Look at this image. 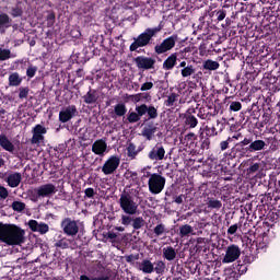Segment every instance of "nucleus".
<instances>
[{
    "label": "nucleus",
    "mask_w": 280,
    "mask_h": 280,
    "mask_svg": "<svg viewBox=\"0 0 280 280\" xmlns=\"http://www.w3.org/2000/svg\"><path fill=\"white\" fill-rule=\"evenodd\" d=\"M0 242L7 246H23L25 230L16 224L0 221Z\"/></svg>",
    "instance_id": "nucleus-1"
},
{
    "label": "nucleus",
    "mask_w": 280,
    "mask_h": 280,
    "mask_svg": "<svg viewBox=\"0 0 280 280\" xmlns=\"http://www.w3.org/2000/svg\"><path fill=\"white\" fill-rule=\"evenodd\" d=\"M261 150H266V141H253V136L245 137L241 142L236 143V152H238L240 156L246 159L250 158L254 152H261Z\"/></svg>",
    "instance_id": "nucleus-2"
},
{
    "label": "nucleus",
    "mask_w": 280,
    "mask_h": 280,
    "mask_svg": "<svg viewBox=\"0 0 280 280\" xmlns=\"http://www.w3.org/2000/svg\"><path fill=\"white\" fill-rule=\"evenodd\" d=\"M163 27H165V24L161 21L158 26L145 28L137 38H133V43L129 46V51H137L140 47H148L152 39L160 32H163Z\"/></svg>",
    "instance_id": "nucleus-3"
},
{
    "label": "nucleus",
    "mask_w": 280,
    "mask_h": 280,
    "mask_svg": "<svg viewBox=\"0 0 280 280\" xmlns=\"http://www.w3.org/2000/svg\"><path fill=\"white\" fill-rule=\"evenodd\" d=\"M118 205L126 215H137L139 203L136 202L135 197L130 194L122 192L118 200Z\"/></svg>",
    "instance_id": "nucleus-4"
},
{
    "label": "nucleus",
    "mask_w": 280,
    "mask_h": 280,
    "mask_svg": "<svg viewBox=\"0 0 280 280\" xmlns=\"http://www.w3.org/2000/svg\"><path fill=\"white\" fill-rule=\"evenodd\" d=\"M165 183H167V180L164 176L159 173H153L148 180L150 194H152L153 196H158V194H161V191L165 189Z\"/></svg>",
    "instance_id": "nucleus-5"
},
{
    "label": "nucleus",
    "mask_w": 280,
    "mask_h": 280,
    "mask_svg": "<svg viewBox=\"0 0 280 280\" xmlns=\"http://www.w3.org/2000/svg\"><path fill=\"white\" fill-rule=\"evenodd\" d=\"M60 228L63 231V235H67L68 237H75V235L80 233V221L67 217L62 219Z\"/></svg>",
    "instance_id": "nucleus-6"
},
{
    "label": "nucleus",
    "mask_w": 280,
    "mask_h": 280,
    "mask_svg": "<svg viewBox=\"0 0 280 280\" xmlns=\"http://www.w3.org/2000/svg\"><path fill=\"white\" fill-rule=\"evenodd\" d=\"M178 42V35L173 34L170 37H166L161 44L154 46V51L158 56L163 54H167V51H172L176 47V43Z\"/></svg>",
    "instance_id": "nucleus-7"
},
{
    "label": "nucleus",
    "mask_w": 280,
    "mask_h": 280,
    "mask_svg": "<svg viewBox=\"0 0 280 280\" xmlns=\"http://www.w3.org/2000/svg\"><path fill=\"white\" fill-rule=\"evenodd\" d=\"M120 163L121 159H119V155L109 156L102 167L103 174H105V176H110V174H115Z\"/></svg>",
    "instance_id": "nucleus-8"
},
{
    "label": "nucleus",
    "mask_w": 280,
    "mask_h": 280,
    "mask_svg": "<svg viewBox=\"0 0 280 280\" xmlns=\"http://www.w3.org/2000/svg\"><path fill=\"white\" fill-rule=\"evenodd\" d=\"M240 255H242V249L240 246L232 244L226 247L225 255L222 259L223 264H233V261H237L240 259Z\"/></svg>",
    "instance_id": "nucleus-9"
},
{
    "label": "nucleus",
    "mask_w": 280,
    "mask_h": 280,
    "mask_svg": "<svg viewBox=\"0 0 280 280\" xmlns=\"http://www.w3.org/2000/svg\"><path fill=\"white\" fill-rule=\"evenodd\" d=\"M136 67L138 69H143L144 71H150V69H154L156 65V59L152 57L138 56L135 59Z\"/></svg>",
    "instance_id": "nucleus-10"
},
{
    "label": "nucleus",
    "mask_w": 280,
    "mask_h": 280,
    "mask_svg": "<svg viewBox=\"0 0 280 280\" xmlns=\"http://www.w3.org/2000/svg\"><path fill=\"white\" fill-rule=\"evenodd\" d=\"M73 117H78V107L75 105H69L59 112V121L61 124L71 121Z\"/></svg>",
    "instance_id": "nucleus-11"
},
{
    "label": "nucleus",
    "mask_w": 280,
    "mask_h": 280,
    "mask_svg": "<svg viewBox=\"0 0 280 280\" xmlns=\"http://www.w3.org/2000/svg\"><path fill=\"white\" fill-rule=\"evenodd\" d=\"M148 159H150V161H155V163L163 161V159H165V148L163 147V143L158 142L148 153Z\"/></svg>",
    "instance_id": "nucleus-12"
},
{
    "label": "nucleus",
    "mask_w": 280,
    "mask_h": 280,
    "mask_svg": "<svg viewBox=\"0 0 280 280\" xmlns=\"http://www.w3.org/2000/svg\"><path fill=\"white\" fill-rule=\"evenodd\" d=\"M58 191L56 185L44 184L37 188V198H51Z\"/></svg>",
    "instance_id": "nucleus-13"
},
{
    "label": "nucleus",
    "mask_w": 280,
    "mask_h": 280,
    "mask_svg": "<svg viewBox=\"0 0 280 280\" xmlns=\"http://www.w3.org/2000/svg\"><path fill=\"white\" fill-rule=\"evenodd\" d=\"M196 113V108L190 107L184 114V124L186 128H196L198 126V118L194 115Z\"/></svg>",
    "instance_id": "nucleus-14"
},
{
    "label": "nucleus",
    "mask_w": 280,
    "mask_h": 280,
    "mask_svg": "<svg viewBox=\"0 0 280 280\" xmlns=\"http://www.w3.org/2000/svg\"><path fill=\"white\" fill-rule=\"evenodd\" d=\"M140 108L142 110V116L147 115V119L144 121H150L151 119H156L159 117V109L154 107V105H147V104H141Z\"/></svg>",
    "instance_id": "nucleus-15"
},
{
    "label": "nucleus",
    "mask_w": 280,
    "mask_h": 280,
    "mask_svg": "<svg viewBox=\"0 0 280 280\" xmlns=\"http://www.w3.org/2000/svg\"><path fill=\"white\" fill-rule=\"evenodd\" d=\"M47 135V128H45L43 125H36L33 128V137L31 139V143H40L45 139V136Z\"/></svg>",
    "instance_id": "nucleus-16"
},
{
    "label": "nucleus",
    "mask_w": 280,
    "mask_h": 280,
    "mask_svg": "<svg viewBox=\"0 0 280 280\" xmlns=\"http://www.w3.org/2000/svg\"><path fill=\"white\" fill-rule=\"evenodd\" d=\"M0 148L10 154H14V150H16V147H14V143L11 142L5 133L0 135Z\"/></svg>",
    "instance_id": "nucleus-17"
},
{
    "label": "nucleus",
    "mask_w": 280,
    "mask_h": 280,
    "mask_svg": "<svg viewBox=\"0 0 280 280\" xmlns=\"http://www.w3.org/2000/svg\"><path fill=\"white\" fill-rule=\"evenodd\" d=\"M106 150H108V144L104 139H98L92 144V152L97 156H104Z\"/></svg>",
    "instance_id": "nucleus-18"
},
{
    "label": "nucleus",
    "mask_w": 280,
    "mask_h": 280,
    "mask_svg": "<svg viewBox=\"0 0 280 280\" xmlns=\"http://www.w3.org/2000/svg\"><path fill=\"white\" fill-rule=\"evenodd\" d=\"M178 63V52L171 54L163 62L162 69L164 71H172L174 67Z\"/></svg>",
    "instance_id": "nucleus-19"
},
{
    "label": "nucleus",
    "mask_w": 280,
    "mask_h": 280,
    "mask_svg": "<svg viewBox=\"0 0 280 280\" xmlns=\"http://www.w3.org/2000/svg\"><path fill=\"white\" fill-rule=\"evenodd\" d=\"M180 73L182 78H191V75L198 79L202 78V71L196 72V67H194V65H188L187 67L183 68Z\"/></svg>",
    "instance_id": "nucleus-20"
},
{
    "label": "nucleus",
    "mask_w": 280,
    "mask_h": 280,
    "mask_svg": "<svg viewBox=\"0 0 280 280\" xmlns=\"http://www.w3.org/2000/svg\"><path fill=\"white\" fill-rule=\"evenodd\" d=\"M156 126H154L153 122H149L142 128V137H144L147 141H152V139H154V135H156Z\"/></svg>",
    "instance_id": "nucleus-21"
},
{
    "label": "nucleus",
    "mask_w": 280,
    "mask_h": 280,
    "mask_svg": "<svg viewBox=\"0 0 280 280\" xmlns=\"http://www.w3.org/2000/svg\"><path fill=\"white\" fill-rule=\"evenodd\" d=\"M141 117H143V112L141 109V105L136 106V112H129L127 116V121L129 124H137L138 121H141Z\"/></svg>",
    "instance_id": "nucleus-22"
},
{
    "label": "nucleus",
    "mask_w": 280,
    "mask_h": 280,
    "mask_svg": "<svg viewBox=\"0 0 280 280\" xmlns=\"http://www.w3.org/2000/svg\"><path fill=\"white\" fill-rule=\"evenodd\" d=\"M212 109L213 107L211 106H202L199 108L197 117H199V119H211V117H215L217 115L215 109H213V112H210Z\"/></svg>",
    "instance_id": "nucleus-23"
},
{
    "label": "nucleus",
    "mask_w": 280,
    "mask_h": 280,
    "mask_svg": "<svg viewBox=\"0 0 280 280\" xmlns=\"http://www.w3.org/2000/svg\"><path fill=\"white\" fill-rule=\"evenodd\" d=\"M138 270L144 272V275H152L154 272V264L150 259H144L141 262H137Z\"/></svg>",
    "instance_id": "nucleus-24"
},
{
    "label": "nucleus",
    "mask_w": 280,
    "mask_h": 280,
    "mask_svg": "<svg viewBox=\"0 0 280 280\" xmlns=\"http://www.w3.org/2000/svg\"><path fill=\"white\" fill-rule=\"evenodd\" d=\"M21 180H22V175L19 172H15L13 174H9L5 183L8 184L9 187H19V185H21Z\"/></svg>",
    "instance_id": "nucleus-25"
},
{
    "label": "nucleus",
    "mask_w": 280,
    "mask_h": 280,
    "mask_svg": "<svg viewBox=\"0 0 280 280\" xmlns=\"http://www.w3.org/2000/svg\"><path fill=\"white\" fill-rule=\"evenodd\" d=\"M100 96H97V90H93L90 88L89 92L83 95L84 104H97Z\"/></svg>",
    "instance_id": "nucleus-26"
},
{
    "label": "nucleus",
    "mask_w": 280,
    "mask_h": 280,
    "mask_svg": "<svg viewBox=\"0 0 280 280\" xmlns=\"http://www.w3.org/2000/svg\"><path fill=\"white\" fill-rule=\"evenodd\" d=\"M9 86H21L23 82V77L19 72H12L9 74Z\"/></svg>",
    "instance_id": "nucleus-27"
},
{
    "label": "nucleus",
    "mask_w": 280,
    "mask_h": 280,
    "mask_svg": "<svg viewBox=\"0 0 280 280\" xmlns=\"http://www.w3.org/2000/svg\"><path fill=\"white\" fill-rule=\"evenodd\" d=\"M163 258L166 259V261H174V259H176V249L173 246L164 247Z\"/></svg>",
    "instance_id": "nucleus-28"
},
{
    "label": "nucleus",
    "mask_w": 280,
    "mask_h": 280,
    "mask_svg": "<svg viewBox=\"0 0 280 280\" xmlns=\"http://www.w3.org/2000/svg\"><path fill=\"white\" fill-rule=\"evenodd\" d=\"M71 244H73V240L62 237L55 243V247L60 248L61 250H67L68 248H71Z\"/></svg>",
    "instance_id": "nucleus-29"
},
{
    "label": "nucleus",
    "mask_w": 280,
    "mask_h": 280,
    "mask_svg": "<svg viewBox=\"0 0 280 280\" xmlns=\"http://www.w3.org/2000/svg\"><path fill=\"white\" fill-rule=\"evenodd\" d=\"M199 133L209 138L218 137V129L215 128V125L206 126L203 129L200 128Z\"/></svg>",
    "instance_id": "nucleus-30"
},
{
    "label": "nucleus",
    "mask_w": 280,
    "mask_h": 280,
    "mask_svg": "<svg viewBox=\"0 0 280 280\" xmlns=\"http://www.w3.org/2000/svg\"><path fill=\"white\" fill-rule=\"evenodd\" d=\"M127 156L128 159H131V161H135L137 156L139 155V151H137V145H135L133 142H129L126 148Z\"/></svg>",
    "instance_id": "nucleus-31"
},
{
    "label": "nucleus",
    "mask_w": 280,
    "mask_h": 280,
    "mask_svg": "<svg viewBox=\"0 0 280 280\" xmlns=\"http://www.w3.org/2000/svg\"><path fill=\"white\" fill-rule=\"evenodd\" d=\"M114 113L116 117H124L128 113V108L126 107V104L118 103L114 106Z\"/></svg>",
    "instance_id": "nucleus-32"
},
{
    "label": "nucleus",
    "mask_w": 280,
    "mask_h": 280,
    "mask_svg": "<svg viewBox=\"0 0 280 280\" xmlns=\"http://www.w3.org/2000/svg\"><path fill=\"white\" fill-rule=\"evenodd\" d=\"M189 235H194V228L189 224H184L179 228V236L180 237H189Z\"/></svg>",
    "instance_id": "nucleus-33"
},
{
    "label": "nucleus",
    "mask_w": 280,
    "mask_h": 280,
    "mask_svg": "<svg viewBox=\"0 0 280 280\" xmlns=\"http://www.w3.org/2000/svg\"><path fill=\"white\" fill-rule=\"evenodd\" d=\"M10 23H12V19H10V15H8V13H1L0 14V30H3V27H5V28L11 27Z\"/></svg>",
    "instance_id": "nucleus-34"
},
{
    "label": "nucleus",
    "mask_w": 280,
    "mask_h": 280,
    "mask_svg": "<svg viewBox=\"0 0 280 280\" xmlns=\"http://www.w3.org/2000/svg\"><path fill=\"white\" fill-rule=\"evenodd\" d=\"M133 102H152V95L148 92L133 95Z\"/></svg>",
    "instance_id": "nucleus-35"
},
{
    "label": "nucleus",
    "mask_w": 280,
    "mask_h": 280,
    "mask_svg": "<svg viewBox=\"0 0 280 280\" xmlns=\"http://www.w3.org/2000/svg\"><path fill=\"white\" fill-rule=\"evenodd\" d=\"M203 69L208 71H217V69H220V63L218 61L208 59L203 62Z\"/></svg>",
    "instance_id": "nucleus-36"
},
{
    "label": "nucleus",
    "mask_w": 280,
    "mask_h": 280,
    "mask_svg": "<svg viewBox=\"0 0 280 280\" xmlns=\"http://www.w3.org/2000/svg\"><path fill=\"white\" fill-rule=\"evenodd\" d=\"M198 139V136L194 132H189L185 136L184 140L186 141V145L189 148H196V140Z\"/></svg>",
    "instance_id": "nucleus-37"
},
{
    "label": "nucleus",
    "mask_w": 280,
    "mask_h": 280,
    "mask_svg": "<svg viewBox=\"0 0 280 280\" xmlns=\"http://www.w3.org/2000/svg\"><path fill=\"white\" fill-rule=\"evenodd\" d=\"M199 139L201 143V150H209V148H211V138L205 136V133H199Z\"/></svg>",
    "instance_id": "nucleus-38"
},
{
    "label": "nucleus",
    "mask_w": 280,
    "mask_h": 280,
    "mask_svg": "<svg viewBox=\"0 0 280 280\" xmlns=\"http://www.w3.org/2000/svg\"><path fill=\"white\" fill-rule=\"evenodd\" d=\"M253 119H259L261 117V109L257 103H253L250 109H248Z\"/></svg>",
    "instance_id": "nucleus-39"
},
{
    "label": "nucleus",
    "mask_w": 280,
    "mask_h": 280,
    "mask_svg": "<svg viewBox=\"0 0 280 280\" xmlns=\"http://www.w3.org/2000/svg\"><path fill=\"white\" fill-rule=\"evenodd\" d=\"M153 272H156V275H163L165 272V262L163 260H158L155 266H153Z\"/></svg>",
    "instance_id": "nucleus-40"
},
{
    "label": "nucleus",
    "mask_w": 280,
    "mask_h": 280,
    "mask_svg": "<svg viewBox=\"0 0 280 280\" xmlns=\"http://www.w3.org/2000/svg\"><path fill=\"white\" fill-rule=\"evenodd\" d=\"M210 16H217V21H224L226 19V11L224 9L222 10H215L210 13Z\"/></svg>",
    "instance_id": "nucleus-41"
},
{
    "label": "nucleus",
    "mask_w": 280,
    "mask_h": 280,
    "mask_svg": "<svg viewBox=\"0 0 280 280\" xmlns=\"http://www.w3.org/2000/svg\"><path fill=\"white\" fill-rule=\"evenodd\" d=\"M144 224H145V221L141 217H137L132 221V228L135 229V231H139V229H143Z\"/></svg>",
    "instance_id": "nucleus-42"
},
{
    "label": "nucleus",
    "mask_w": 280,
    "mask_h": 280,
    "mask_svg": "<svg viewBox=\"0 0 280 280\" xmlns=\"http://www.w3.org/2000/svg\"><path fill=\"white\" fill-rule=\"evenodd\" d=\"M262 97H264V102H265V104H267V106H272V102H275V100H276L275 92H272L270 90Z\"/></svg>",
    "instance_id": "nucleus-43"
},
{
    "label": "nucleus",
    "mask_w": 280,
    "mask_h": 280,
    "mask_svg": "<svg viewBox=\"0 0 280 280\" xmlns=\"http://www.w3.org/2000/svg\"><path fill=\"white\" fill-rule=\"evenodd\" d=\"M230 112L240 113L242 110V103L240 101H230Z\"/></svg>",
    "instance_id": "nucleus-44"
},
{
    "label": "nucleus",
    "mask_w": 280,
    "mask_h": 280,
    "mask_svg": "<svg viewBox=\"0 0 280 280\" xmlns=\"http://www.w3.org/2000/svg\"><path fill=\"white\" fill-rule=\"evenodd\" d=\"M10 58H12V51H10V49L0 48V61L3 62L10 60Z\"/></svg>",
    "instance_id": "nucleus-45"
},
{
    "label": "nucleus",
    "mask_w": 280,
    "mask_h": 280,
    "mask_svg": "<svg viewBox=\"0 0 280 280\" xmlns=\"http://www.w3.org/2000/svg\"><path fill=\"white\" fill-rule=\"evenodd\" d=\"M153 233L156 237H161L163 233H167V230L165 229V224L160 223L153 229Z\"/></svg>",
    "instance_id": "nucleus-46"
},
{
    "label": "nucleus",
    "mask_w": 280,
    "mask_h": 280,
    "mask_svg": "<svg viewBox=\"0 0 280 280\" xmlns=\"http://www.w3.org/2000/svg\"><path fill=\"white\" fill-rule=\"evenodd\" d=\"M140 257L141 255L139 253L130 254L128 256H125V260L127 261V264H130L131 266H133L136 261H139Z\"/></svg>",
    "instance_id": "nucleus-47"
},
{
    "label": "nucleus",
    "mask_w": 280,
    "mask_h": 280,
    "mask_svg": "<svg viewBox=\"0 0 280 280\" xmlns=\"http://www.w3.org/2000/svg\"><path fill=\"white\" fill-rule=\"evenodd\" d=\"M13 211H18L21 213V211H25V202L22 201H13L11 205Z\"/></svg>",
    "instance_id": "nucleus-48"
},
{
    "label": "nucleus",
    "mask_w": 280,
    "mask_h": 280,
    "mask_svg": "<svg viewBox=\"0 0 280 280\" xmlns=\"http://www.w3.org/2000/svg\"><path fill=\"white\" fill-rule=\"evenodd\" d=\"M30 95V88L28 86H20L19 88V98L20 100H27V96Z\"/></svg>",
    "instance_id": "nucleus-49"
},
{
    "label": "nucleus",
    "mask_w": 280,
    "mask_h": 280,
    "mask_svg": "<svg viewBox=\"0 0 280 280\" xmlns=\"http://www.w3.org/2000/svg\"><path fill=\"white\" fill-rule=\"evenodd\" d=\"M207 205L209 209H222V201L218 199H211Z\"/></svg>",
    "instance_id": "nucleus-50"
},
{
    "label": "nucleus",
    "mask_w": 280,
    "mask_h": 280,
    "mask_svg": "<svg viewBox=\"0 0 280 280\" xmlns=\"http://www.w3.org/2000/svg\"><path fill=\"white\" fill-rule=\"evenodd\" d=\"M236 270L238 271V275H246V272L248 271V265L240 260L236 266Z\"/></svg>",
    "instance_id": "nucleus-51"
},
{
    "label": "nucleus",
    "mask_w": 280,
    "mask_h": 280,
    "mask_svg": "<svg viewBox=\"0 0 280 280\" xmlns=\"http://www.w3.org/2000/svg\"><path fill=\"white\" fill-rule=\"evenodd\" d=\"M178 95L176 93H172L167 96V100L164 102L165 106L172 107L174 106V103L176 102Z\"/></svg>",
    "instance_id": "nucleus-52"
},
{
    "label": "nucleus",
    "mask_w": 280,
    "mask_h": 280,
    "mask_svg": "<svg viewBox=\"0 0 280 280\" xmlns=\"http://www.w3.org/2000/svg\"><path fill=\"white\" fill-rule=\"evenodd\" d=\"M37 71H38V67L30 65L28 68L26 69V75L28 80H32V78L36 75Z\"/></svg>",
    "instance_id": "nucleus-53"
},
{
    "label": "nucleus",
    "mask_w": 280,
    "mask_h": 280,
    "mask_svg": "<svg viewBox=\"0 0 280 280\" xmlns=\"http://www.w3.org/2000/svg\"><path fill=\"white\" fill-rule=\"evenodd\" d=\"M131 214H122L121 215V224L124 226H130V224H132V217H130Z\"/></svg>",
    "instance_id": "nucleus-54"
},
{
    "label": "nucleus",
    "mask_w": 280,
    "mask_h": 280,
    "mask_svg": "<svg viewBox=\"0 0 280 280\" xmlns=\"http://www.w3.org/2000/svg\"><path fill=\"white\" fill-rule=\"evenodd\" d=\"M36 233H40V235H45V233H49V225L47 223H39L37 226Z\"/></svg>",
    "instance_id": "nucleus-55"
},
{
    "label": "nucleus",
    "mask_w": 280,
    "mask_h": 280,
    "mask_svg": "<svg viewBox=\"0 0 280 280\" xmlns=\"http://www.w3.org/2000/svg\"><path fill=\"white\" fill-rule=\"evenodd\" d=\"M11 16L16 19L19 16H23V9L21 7H15L11 9Z\"/></svg>",
    "instance_id": "nucleus-56"
},
{
    "label": "nucleus",
    "mask_w": 280,
    "mask_h": 280,
    "mask_svg": "<svg viewBox=\"0 0 280 280\" xmlns=\"http://www.w3.org/2000/svg\"><path fill=\"white\" fill-rule=\"evenodd\" d=\"M231 141H233V138H231V137H229L226 140L221 141L219 144L220 150L222 152H224V150H229V145H230Z\"/></svg>",
    "instance_id": "nucleus-57"
},
{
    "label": "nucleus",
    "mask_w": 280,
    "mask_h": 280,
    "mask_svg": "<svg viewBox=\"0 0 280 280\" xmlns=\"http://www.w3.org/2000/svg\"><path fill=\"white\" fill-rule=\"evenodd\" d=\"M79 280H108V276H101V277L91 278L86 275H81Z\"/></svg>",
    "instance_id": "nucleus-58"
},
{
    "label": "nucleus",
    "mask_w": 280,
    "mask_h": 280,
    "mask_svg": "<svg viewBox=\"0 0 280 280\" xmlns=\"http://www.w3.org/2000/svg\"><path fill=\"white\" fill-rule=\"evenodd\" d=\"M48 27H52L56 23V13L51 12L46 18Z\"/></svg>",
    "instance_id": "nucleus-59"
},
{
    "label": "nucleus",
    "mask_w": 280,
    "mask_h": 280,
    "mask_svg": "<svg viewBox=\"0 0 280 280\" xmlns=\"http://www.w3.org/2000/svg\"><path fill=\"white\" fill-rule=\"evenodd\" d=\"M40 223H38V221L36 220H30L28 221V229H31V231H33V233H36L38 231V226Z\"/></svg>",
    "instance_id": "nucleus-60"
},
{
    "label": "nucleus",
    "mask_w": 280,
    "mask_h": 280,
    "mask_svg": "<svg viewBox=\"0 0 280 280\" xmlns=\"http://www.w3.org/2000/svg\"><path fill=\"white\" fill-rule=\"evenodd\" d=\"M259 167H261V164H259V163H255V164L250 165L247 168V174H255V173L259 172Z\"/></svg>",
    "instance_id": "nucleus-61"
},
{
    "label": "nucleus",
    "mask_w": 280,
    "mask_h": 280,
    "mask_svg": "<svg viewBox=\"0 0 280 280\" xmlns=\"http://www.w3.org/2000/svg\"><path fill=\"white\" fill-rule=\"evenodd\" d=\"M264 237L258 236L256 241H254V244L256 245V248H266V242H262Z\"/></svg>",
    "instance_id": "nucleus-62"
},
{
    "label": "nucleus",
    "mask_w": 280,
    "mask_h": 280,
    "mask_svg": "<svg viewBox=\"0 0 280 280\" xmlns=\"http://www.w3.org/2000/svg\"><path fill=\"white\" fill-rule=\"evenodd\" d=\"M151 89H154V83L149 81L141 85L140 91H151Z\"/></svg>",
    "instance_id": "nucleus-63"
},
{
    "label": "nucleus",
    "mask_w": 280,
    "mask_h": 280,
    "mask_svg": "<svg viewBox=\"0 0 280 280\" xmlns=\"http://www.w3.org/2000/svg\"><path fill=\"white\" fill-rule=\"evenodd\" d=\"M8 196H10V194L8 192V188H5L4 186H0V199L5 200Z\"/></svg>",
    "instance_id": "nucleus-64"
}]
</instances>
